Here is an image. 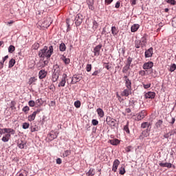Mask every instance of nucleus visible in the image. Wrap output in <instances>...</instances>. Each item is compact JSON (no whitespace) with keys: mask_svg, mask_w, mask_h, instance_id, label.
<instances>
[{"mask_svg":"<svg viewBox=\"0 0 176 176\" xmlns=\"http://www.w3.org/2000/svg\"><path fill=\"white\" fill-rule=\"evenodd\" d=\"M54 52V49L53 48L52 45L48 46H44V47L39 50L38 52V57L40 58H47V60H49L50 57H52V55L53 54Z\"/></svg>","mask_w":176,"mask_h":176,"instance_id":"f257e3e1","label":"nucleus"},{"mask_svg":"<svg viewBox=\"0 0 176 176\" xmlns=\"http://www.w3.org/2000/svg\"><path fill=\"white\" fill-rule=\"evenodd\" d=\"M61 70L60 69V66L58 65H54L53 66V74L52 77V82H57L58 80V78H60V73Z\"/></svg>","mask_w":176,"mask_h":176,"instance_id":"f03ea898","label":"nucleus"},{"mask_svg":"<svg viewBox=\"0 0 176 176\" xmlns=\"http://www.w3.org/2000/svg\"><path fill=\"white\" fill-rule=\"evenodd\" d=\"M83 21V15L82 14H78L75 17V24L76 27H79Z\"/></svg>","mask_w":176,"mask_h":176,"instance_id":"7ed1b4c3","label":"nucleus"},{"mask_svg":"<svg viewBox=\"0 0 176 176\" xmlns=\"http://www.w3.org/2000/svg\"><path fill=\"white\" fill-rule=\"evenodd\" d=\"M67 78H68V76H67V74H63L62 76V79L58 85V87H65V84L67 83Z\"/></svg>","mask_w":176,"mask_h":176,"instance_id":"20e7f679","label":"nucleus"},{"mask_svg":"<svg viewBox=\"0 0 176 176\" xmlns=\"http://www.w3.org/2000/svg\"><path fill=\"white\" fill-rule=\"evenodd\" d=\"M146 111L142 110V111L137 114L135 120L140 122V120H142V119H144L145 116H146Z\"/></svg>","mask_w":176,"mask_h":176,"instance_id":"39448f33","label":"nucleus"},{"mask_svg":"<svg viewBox=\"0 0 176 176\" xmlns=\"http://www.w3.org/2000/svg\"><path fill=\"white\" fill-rule=\"evenodd\" d=\"M116 120L111 118V116H107L106 118V123L109 126H111V127H115V125L116 124Z\"/></svg>","mask_w":176,"mask_h":176,"instance_id":"423d86ee","label":"nucleus"},{"mask_svg":"<svg viewBox=\"0 0 176 176\" xmlns=\"http://www.w3.org/2000/svg\"><path fill=\"white\" fill-rule=\"evenodd\" d=\"M102 47V45L99 44L98 45H96L93 51V53H94V56H96L97 57H98V56H100V53L101 52V48Z\"/></svg>","mask_w":176,"mask_h":176,"instance_id":"0eeeda50","label":"nucleus"},{"mask_svg":"<svg viewBox=\"0 0 176 176\" xmlns=\"http://www.w3.org/2000/svg\"><path fill=\"white\" fill-rule=\"evenodd\" d=\"M41 113V109H37L36 111H34L32 114L28 116L29 122H32L35 120V118H36V115H38V113Z\"/></svg>","mask_w":176,"mask_h":176,"instance_id":"6e6552de","label":"nucleus"},{"mask_svg":"<svg viewBox=\"0 0 176 176\" xmlns=\"http://www.w3.org/2000/svg\"><path fill=\"white\" fill-rule=\"evenodd\" d=\"M131 90L132 89L131 88L124 89L122 91H121L122 97H129L130 94H131Z\"/></svg>","mask_w":176,"mask_h":176,"instance_id":"1a4fd4ad","label":"nucleus"},{"mask_svg":"<svg viewBox=\"0 0 176 176\" xmlns=\"http://www.w3.org/2000/svg\"><path fill=\"white\" fill-rule=\"evenodd\" d=\"M123 78L125 82L126 88L131 89V80L129 79V77L127 76H124Z\"/></svg>","mask_w":176,"mask_h":176,"instance_id":"9d476101","label":"nucleus"},{"mask_svg":"<svg viewBox=\"0 0 176 176\" xmlns=\"http://www.w3.org/2000/svg\"><path fill=\"white\" fill-rule=\"evenodd\" d=\"M119 164H120V161H119V160H115L113 163L112 171L116 173V171H118V167H119Z\"/></svg>","mask_w":176,"mask_h":176,"instance_id":"9b49d317","label":"nucleus"},{"mask_svg":"<svg viewBox=\"0 0 176 176\" xmlns=\"http://www.w3.org/2000/svg\"><path fill=\"white\" fill-rule=\"evenodd\" d=\"M144 97L146 99L151 98V100H153V98H155V97H156V94L155 92L148 91L145 94Z\"/></svg>","mask_w":176,"mask_h":176,"instance_id":"f8f14e48","label":"nucleus"},{"mask_svg":"<svg viewBox=\"0 0 176 176\" xmlns=\"http://www.w3.org/2000/svg\"><path fill=\"white\" fill-rule=\"evenodd\" d=\"M153 67V62L148 61L147 63H144L143 69H151Z\"/></svg>","mask_w":176,"mask_h":176,"instance_id":"ddd939ff","label":"nucleus"},{"mask_svg":"<svg viewBox=\"0 0 176 176\" xmlns=\"http://www.w3.org/2000/svg\"><path fill=\"white\" fill-rule=\"evenodd\" d=\"M153 54V47H150L144 53V56H145L146 58L152 57Z\"/></svg>","mask_w":176,"mask_h":176,"instance_id":"4468645a","label":"nucleus"},{"mask_svg":"<svg viewBox=\"0 0 176 176\" xmlns=\"http://www.w3.org/2000/svg\"><path fill=\"white\" fill-rule=\"evenodd\" d=\"M47 76V72H46L44 69H41L39 72H38V78L39 79H45V78Z\"/></svg>","mask_w":176,"mask_h":176,"instance_id":"2eb2a0df","label":"nucleus"},{"mask_svg":"<svg viewBox=\"0 0 176 176\" xmlns=\"http://www.w3.org/2000/svg\"><path fill=\"white\" fill-rule=\"evenodd\" d=\"M147 39H148V34H144L140 40V42L142 43V47H144V46L146 45Z\"/></svg>","mask_w":176,"mask_h":176,"instance_id":"dca6fc26","label":"nucleus"},{"mask_svg":"<svg viewBox=\"0 0 176 176\" xmlns=\"http://www.w3.org/2000/svg\"><path fill=\"white\" fill-rule=\"evenodd\" d=\"M87 4L90 10H94V0H87Z\"/></svg>","mask_w":176,"mask_h":176,"instance_id":"f3484780","label":"nucleus"},{"mask_svg":"<svg viewBox=\"0 0 176 176\" xmlns=\"http://www.w3.org/2000/svg\"><path fill=\"white\" fill-rule=\"evenodd\" d=\"M159 166H160V167H167V168H171L173 167V164L168 162H166V163L160 162L159 164Z\"/></svg>","mask_w":176,"mask_h":176,"instance_id":"a211bd4d","label":"nucleus"},{"mask_svg":"<svg viewBox=\"0 0 176 176\" xmlns=\"http://www.w3.org/2000/svg\"><path fill=\"white\" fill-rule=\"evenodd\" d=\"M50 24L51 23H49V21H47V19H45L41 24V27H43V28H49V27H50Z\"/></svg>","mask_w":176,"mask_h":176,"instance_id":"6ab92c4d","label":"nucleus"},{"mask_svg":"<svg viewBox=\"0 0 176 176\" xmlns=\"http://www.w3.org/2000/svg\"><path fill=\"white\" fill-rule=\"evenodd\" d=\"M60 60H62V61H63V63H65V65H68V64H69L71 63V59L65 57V56H63L60 58Z\"/></svg>","mask_w":176,"mask_h":176,"instance_id":"aec40b11","label":"nucleus"},{"mask_svg":"<svg viewBox=\"0 0 176 176\" xmlns=\"http://www.w3.org/2000/svg\"><path fill=\"white\" fill-rule=\"evenodd\" d=\"M139 28H140L139 24H134L133 25L131 26V32H137Z\"/></svg>","mask_w":176,"mask_h":176,"instance_id":"412c9836","label":"nucleus"},{"mask_svg":"<svg viewBox=\"0 0 176 176\" xmlns=\"http://www.w3.org/2000/svg\"><path fill=\"white\" fill-rule=\"evenodd\" d=\"M96 112H97L99 118H104V110H102V109H101V108L97 109Z\"/></svg>","mask_w":176,"mask_h":176,"instance_id":"4be33fe9","label":"nucleus"},{"mask_svg":"<svg viewBox=\"0 0 176 176\" xmlns=\"http://www.w3.org/2000/svg\"><path fill=\"white\" fill-rule=\"evenodd\" d=\"M47 138H49L50 141H53V140H55V138H57V134L56 133H50L47 135Z\"/></svg>","mask_w":176,"mask_h":176,"instance_id":"5701e85b","label":"nucleus"},{"mask_svg":"<svg viewBox=\"0 0 176 176\" xmlns=\"http://www.w3.org/2000/svg\"><path fill=\"white\" fill-rule=\"evenodd\" d=\"M3 131L4 133H7L8 134H14V133H16V131L13 129L10 128H4Z\"/></svg>","mask_w":176,"mask_h":176,"instance_id":"b1692460","label":"nucleus"},{"mask_svg":"<svg viewBox=\"0 0 176 176\" xmlns=\"http://www.w3.org/2000/svg\"><path fill=\"white\" fill-rule=\"evenodd\" d=\"M10 138V134L7 133L2 138L1 140L3 141V142H8Z\"/></svg>","mask_w":176,"mask_h":176,"instance_id":"393cba45","label":"nucleus"},{"mask_svg":"<svg viewBox=\"0 0 176 176\" xmlns=\"http://www.w3.org/2000/svg\"><path fill=\"white\" fill-rule=\"evenodd\" d=\"M110 144L111 145H119L120 141L118 139H113L110 140Z\"/></svg>","mask_w":176,"mask_h":176,"instance_id":"a878e982","label":"nucleus"},{"mask_svg":"<svg viewBox=\"0 0 176 176\" xmlns=\"http://www.w3.org/2000/svg\"><path fill=\"white\" fill-rule=\"evenodd\" d=\"M59 50L60 52H65L67 50V46L64 43H61L59 45Z\"/></svg>","mask_w":176,"mask_h":176,"instance_id":"bb28decb","label":"nucleus"},{"mask_svg":"<svg viewBox=\"0 0 176 176\" xmlns=\"http://www.w3.org/2000/svg\"><path fill=\"white\" fill-rule=\"evenodd\" d=\"M135 47L137 49H140V47H142V45L140 40H136L135 41Z\"/></svg>","mask_w":176,"mask_h":176,"instance_id":"cd10ccee","label":"nucleus"},{"mask_svg":"<svg viewBox=\"0 0 176 176\" xmlns=\"http://www.w3.org/2000/svg\"><path fill=\"white\" fill-rule=\"evenodd\" d=\"M17 145L20 148V149H24V146H25V142H24L23 140H21L19 141Z\"/></svg>","mask_w":176,"mask_h":176,"instance_id":"c85d7f7f","label":"nucleus"},{"mask_svg":"<svg viewBox=\"0 0 176 176\" xmlns=\"http://www.w3.org/2000/svg\"><path fill=\"white\" fill-rule=\"evenodd\" d=\"M149 126H151V123L146 122L142 123L141 128L142 129H148Z\"/></svg>","mask_w":176,"mask_h":176,"instance_id":"c756f323","label":"nucleus"},{"mask_svg":"<svg viewBox=\"0 0 176 176\" xmlns=\"http://www.w3.org/2000/svg\"><path fill=\"white\" fill-rule=\"evenodd\" d=\"M79 82V78L77 76H74L72 79V84L75 85V83H78Z\"/></svg>","mask_w":176,"mask_h":176,"instance_id":"7c9ffc66","label":"nucleus"},{"mask_svg":"<svg viewBox=\"0 0 176 176\" xmlns=\"http://www.w3.org/2000/svg\"><path fill=\"white\" fill-rule=\"evenodd\" d=\"M14 64H16V60H14V58H12L9 61L8 68H12V67H14Z\"/></svg>","mask_w":176,"mask_h":176,"instance_id":"2f4dec72","label":"nucleus"},{"mask_svg":"<svg viewBox=\"0 0 176 176\" xmlns=\"http://www.w3.org/2000/svg\"><path fill=\"white\" fill-rule=\"evenodd\" d=\"M36 80H38V79H36V78H35V77H31V78L29 79L28 85H31L35 83V82H36Z\"/></svg>","mask_w":176,"mask_h":176,"instance_id":"473e14b6","label":"nucleus"},{"mask_svg":"<svg viewBox=\"0 0 176 176\" xmlns=\"http://www.w3.org/2000/svg\"><path fill=\"white\" fill-rule=\"evenodd\" d=\"M118 29H116V27L113 26L111 28V34H112V35H113L115 36V35H118Z\"/></svg>","mask_w":176,"mask_h":176,"instance_id":"72a5a7b5","label":"nucleus"},{"mask_svg":"<svg viewBox=\"0 0 176 176\" xmlns=\"http://www.w3.org/2000/svg\"><path fill=\"white\" fill-rule=\"evenodd\" d=\"M27 174H28V173L25 170H21L18 173L19 176H27Z\"/></svg>","mask_w":176,"mask_h":176,"instance_id":"f704fd0d","label":"nucleus"},{"mask_svg":"<svg viewBox=\"0 0 176 176\" xmlns=\"http://www.w3.org/2000/svg\"><path fill=\"white\" fill-rule=\"evenodd\" d=\"M69 155H71V151L70 150H66L63 153V157H67V156H69Z\"/></svg>","mask_w":176,"mask_h":176,"instance_id":"c9c22d12","label":"nucleus"},{"mask_svg":"<svg viewBox=\"0 0 176 176\" xmlns=\"http://www.w3.org/2000/svg\"><path fill=\"white\" fill-rule=\"evenodd\" d=\"M162 124L163 121L162 120H160L155 123V127H157V129H159L160 127H162Z\"/></svg>","mask_w":176,"mask_h":176,"instance_id":"e433bc0d","label":"nucleus"},{"mask_svg":"<svg viewBox=\"0 0 176 176\" xmlns=\"http://www.w3.org/2000/svg\"><path fill=\"white\" fill-rule=\"evenodd\" d=\"M124 131H125V133H126V134H130V129H129V122H127L126 124L124 126Z\"/></svg>","mask_w":176,"mask_h":176,"instance_id":"4c0bfd02","label":"nucleus"},{"mask_svg":"<svg viewBox=\"0 0 176 176\" xmlns=\"http://www.w3.org/2000/svg\"><path fill=\"white\" fill-rule=\"evenodd\" d=\"M97 28H98V23H97L96 21H94L92 30H94V31H96V30H97Z\"/></svg>","mask_w":176,"mask_h":176,"instance_id":"58836bf2","label":"nucleus"},{"mask_svg":"<svg viewBox=\"0 0 176 176\" xmlns=\"http://www.w3.org/2000/svg\"><path fill=\"white\" fill-rule=\"evenodd\" d=\"M129 69H130V66H129V65H126L122 69L123 74H126Z\"/></svg>","mask_w":176,"mask_h":176,"instance_id":"ea45409f","label":"nucleus"},{"mask_svg":"<svg viewBox=\"0 0 176 176\" xmlns=\"http://www.w3.org/2000/svg\"><path fill=\"white\" fill-rule=\"evenodd\" d=\"M22 128L24 129V130H27V129H29L30 128V123L28 122H24L22 125Z\"/></svg>","mask_w":176,"mask_h":176,"instance_id":"a19ab883","label":"nucleus"},{"mask_svg":"<svg viewBox=\"0 0 176 176\" xmlns=\"http://www.w3.org/2000/svg\"><path fill=\"white\" fill-rule=\"evenodd\" d=\"M119 174H120V175H124V174H126V169L124 167H121L120 168Z\"/></svg>","mask_w":176,"mask_h":176,"instance_id":"79ce46f5","label":"nucleus"},{"mask_svg":"<svg viewBox=\"0 0 176 176\" xmlns=\"http://www.w3.org/2000/svg\"><path fill=\"white\" fill-rule=\"evenodd\" d=\"M16 50V47H14V45H10L8 47V52L9 53H13Z\"/></svg>","mask_w":176,"mask_h":176,"instance_id":"37998d69","label":"nucleus"},{"mask_svg":"<svg viewBox=\"0 0 176 176\" xmlns=\"http://www.w3.org/2000/svg\"><path fill=\"white\" fill-rule=\"evenodd\" d=\"M94 174V169H89V170L87 173V176H93Z\"/></svg>","mask_w":176,"mask_h":176,"instance_id":"c03bdc74","label":"nucleus"},{"mask_svg":"<svg viewBox=\"0 0 176 176\" xmlns=\"http://www.w3.org/2000/svg\"><path fill=\"white\" fill-rule=\"evenodd\" d=\"M23 112L25 113H28V112L30 111V107L28 106H25L23 109H22Z\"/></svg>","mask_w":176,"mask_h":176,"instance_id":"a18cd8bd","label":"nucleus"},{"mask_svg":"<svg viewBox=\"0 0 176 176\" xmlns=\"http://www.w3.org/2000/svg\"><path fill=\"white\" fill-rule=\"evenodd\" d=\"M176 69V65L175 63L172 64L170 65V69L169 71H170V72H174V71Z\"/></svg>","mask_w":176,"mask_h":176,"instance_id":"49530a36","label":"nucleus"},{"mask_svg":"<svg viewBox=\"0 0 176 176\" xmlns=\"http://www.w3.org/2000/svg\"><path fill=\"white\" fill-rule=\"evenodd\" d=\"M142 85L144 89H149L152 86V84L151 83L145 84V82H142Z\"/></svg>","mask_w":176,"mask_h":176,"instance_id":"de8ad7c7","label":"nucleus"},{"mask_svg":"<svg viewBox=\"0 0 176 176\" xmlns=\"http://www.w3.org/2000/svg\"><path fill=\"white\" fill-rule=\"evenodd\" d=\"M91 64H87L86 66V71L87 72H90L91 71Z\"/></svg>","mask_w":176,"mask_h":176,"instance_id":"09e8293b","label":"nucleus"},{"mask_svg":"<svg viewBox=\"0 0 176 176\" xmlns=\"http://www.w3.org/2000/svg\"><path fill=\"white\" fill-rule=\"evenodd\" d=\"M167 3H169L170 5H176V1L175 0H166Z\"/></svg>","mask_w":176,"mask_h":176,"instance_id":"8fccbe9b","label":"nucleus"},{"mask_svg":"<svg viewBox=\"0 0 176 176\" xmlns=\"http://www.w3.org/2000/svg\"><path fill=\"white\" fill-rule=\"evenodd\" d=\"M74 107L76 108H80V102L79 100L74 102Z\"/></svg>","mask_w":176,"mask_h":176,"instance_id":"3c124183","label":"nucleus"},{"mask_svg":"<svg viewBox=\"0 0 176 176\" xmlns=\"http://www.w3.org/2000/svg\"><path fill=\"white\" fill-rule=\"evenodd\" d=\"M132 61H133V58L129 57L126 61V65H129L130 67V65H131Z\"/></svg>","mask_w":176,"mask_h":176,"instance_id":"603ef678","label":"nucleus"},{"mask_svg":"<svg viewBox=\"0 0 176 176\" xmlns=\"http://www.w3.org/2000/svg\"><path fill=\"white\" fill-rule=\"evenodd\" d=\"M28 105L30 106V107H35V101L34 100H30L28 102Z\"/></svg>","mask_w":176,"mask_h":176,"instance_id":"864d4df0","label":"nucleus"},{"mask_svg":"<svg viewBox=\"0 0 176 176\" xmlns=\"http://www.w3.org/2000/svg\"><path fill=\"white\" fill-rule=\"evenodd\" d=\"M39 130V128L36 126H35V127H32L31 128V132L34 133L35 131H38Z\"/></svg>","mask_w":176,"mask_h":176,"instance_id":"5fc2aeb1","label":"nucleus"},{"mask_svg":"<svg viewBox=\"0 0 176 176\" xmlns=\"http://www.w3.org/2000/svg\"><path fill=\"white\" fill-rule=\"evenodd\" d=\"M93 126H97L98 124V120L94 119L91 121Z\"/></svg>","mask_w":176,"mask_h":176,"instance_id":"6e6d98bb","label":"nucleus"},{"mask_svg":"<svg viewBox=\"0 0 176 176\" xmlns=\"http://www.w3.org/2000/svg\"><path fill=\"white\" fill-rule=\"evenodd\" d=\"M171 133L170 132H168V133H165L164 135V138H170V137H171Z\"/></svg>","mask_w":176,"mask_h":176,"instance_id":"4d7b16f0","label":"nucleus"},{"mask_svg":"<svg viewBox=\"0 0 176 176\" xmlns=\"http://www.w3.org/2000/svg\"><path fill=\"white\" fill-rule=\"evenodd\" d=\"M101 72V70H96L93 74H92V76H97V75H98V74H100Z\"/></svg>","mask_w":176,"mask_h":176,"instance_id":"13d9d810","label":"nucleus"},{"mask_svg":"<svg viewBox=\"0 0 176 176\" xmlns=\"http://www.w3.org/2000/svg\"><path fill=\"white\" fill-rule=\"evenodd\" d=\"M113 2V0H104L105 5H111Z\"/></svg>","mask_w":176,"mask_h":176,"instance_id":"bf43d9fd","label":"nucleus"},{"mask_svg":"<svg viewBox=\"0 0 176 176\" xmlns=\"http://www.w3.org/2000/svg\"><path fill=\"white\" fill-rule=\"evenodd\" d=\"M139 75H141V76H145L146 72L144 70H141L139 72Z\"/></svg>","mask_w":176,"mask_h":176,"instance_id":"052dcab7","label":"nucleus"},{"mask_svg":"<svg viewBox=\"0 0 176 176\" xmlns=\"http://www.w3.org/2000/svg\"><path fill=\"white\" fill-rule=\"evenodd\" d=\"M70 23H71V20L69 19H66V23H67V28H69Z\"/></svg>","mask_w":176,"mask_h":176,"instance_id":"680f3d73","label":"nucleus"},{"mask_svg":"<svg viewBox=\"0 0 176 176\" xmlns=\"http://www.w3.org/2000/svg\"><path fill=\"white\" fill-rule=\"evenodd\" d=\"M115 8L116 9H119V8H120V1H117L115 6Z\"/></svg>","mask_w":176,"mask_h":176,"instance_id":"e2e57ef3","label":"nucleus"},{"mask_svg":"<svg viewBox=\"0 0 176 176\" xmlns=\"http://www.w3.org/2000/svg\"><path fill=\"white\" fill-rule=\"evenodd\" d=\"M14 23V21H10L8 22H6V25H9V27H10V25H12V24Z\"/></svg>","mask_w":176,"mask_h":176,"instance_id":"0e129e2a","label":"nucleus"},{"mask_svg":"<svg viewBox=\"0 0 176 176\" xmlns=\"http://www.w3.org/2000/svg\"><path fill=\"white\" fill-rule=\"evenodd\" d=\"M130 2L132 6H134V5H137V0H131Z\"/></svg>","mask_w":176,"mask_h":176,"instance_id":"69168bd1","label":"nucleus"},{"mask_svg":"<svg viewBox=\"0 0 176 176\" xmlns=\"http://www.w3.org/2000/svg\"><path fill=\"white\" fill-rule=\"evenodd\" d=\"M62 163V160H60V158H57L56 159V164H61Z\"/></svg>","mask_w":176,"mask_h":176,"instance_id":"338daca9","label":"nucleus"},{"mask_svg":"<svg viewBox=\"0 0 176 176\" xmlns=\"http://www.w3.org/2000/svg\"><path fill=\"white\" fill-rule=\"evenodd\" d=\"M170 133H171V135H174V134H176V129H173Z\"/></svg>","mask_w":176,"mask_h":176,"instance_id":"774afa93","label":"nucleus"}]
</instances>
